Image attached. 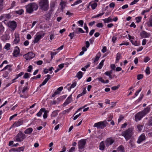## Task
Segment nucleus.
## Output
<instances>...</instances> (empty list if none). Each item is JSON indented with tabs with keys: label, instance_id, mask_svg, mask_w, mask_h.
<instances>
[{
	"label": "nucleus",
	"instance_id": "1",
	"mask_svg": "<svg viewBox=\"0 0 152 152\" xmlns=\"http://www.w3.org/2000/svg\"><path fill=\"white\" fill-rule=\"evenodd\" d=\"M38 4L39 8L42 11H46L49 9L48 0H39Z\"/></svg>",
	"mask_w": 152,
	"mask_h": 152
},
{
	"label": "nucleus",
	"instance_id": "2",
	"mask_svg": "<svg viewBox=\"0 0 152 152\" xmlns=\"http://www.w3.org/2000/svg\"><path fill=\"white\" fill-rule=\"evenodd\" d=\"M37 4L35 2L31 3L26 6V11L28 13L31 14L34 11H36L38 9Z\"/></svg>",
	"mask_w": 152,
	"mask_h": 152
},
{
	"label": "nucleus",
	"instance_id": "3",
	"mask_svg": "<svg viewBox=\"0 0 152 152\" xmlns=\"http://www.w3.org/2000/svg\"><path fill=\"white\" fill-rule=\"evenodd\" d=\"M107 121H104L95 123L94 124V126L96 127L98 129H102L105 127L107 126Z\"/></svg>",
	"mask_w": 152,
	"mask_h": 152
},
{
	"label": "nucleus",
	"instance_id": "4",
	"mask_svg": "<svg viewBox=\"0 0 152 152\" xmlns=\"http://www.w3.org/2000/svg\"><path fill=\"white\" fill-rule=\"evenodd\" d=\"M23 56L26 60H30L35 57V54L33 52H29L27 54L24 55Z\"/></svg>",
	"mask_w": 152,
	"mask_h": 152
},
{
	"label": "nucleus",
	"instance_id": "5",
	"mask_svg": "<svg viewBox=\"0 0 152 152\" xmlns=\"http://www.w3.org/2000/svg\"><path fill=\"white\" fill-rule=\"evenodd\" d=\"M26 135L24 134H18L15 136V139L17 142H21L25 138Z\"/></svg>",
	"mask_w": 152,
	"mask_h": 152
},
{
	"label": "nucleus",
	"instance_id": "6",
	"mask_svg": "<svg viewBox=\"0 0 152 152\" xmlns=\"http://www.w3.org/2000/svg\"><path fill=\"white\" fill-rule=\"evenodd\" d=\"M17 26L16 22L14 21H9L7 24L8 26L11 28L13 30L16 28Z\"/></svg>",
	"mask_w": 152,
	"mask_h": 152
},
{
	"label": "nucleus",
	"instance_id": "7",
	"mask_svg": "<svg viewBox=\"0 0 152 152\" xmlns=\"http://www.w3.org/2000/svg\"><path fill=\"white\" fill-rule=\"evenodd\" d=\"M86 143V141L85 140H80L78 143L79 148L82 149L84 148L85 145Z\"/></svg>",
	"mask_w": 152,
	"mask_h": 152
},
{
	"label": "nucleus",
	"instance_id": "8",
	"mask_svg": "<svg viewBox=\"0 0 152 152\" xmlns=\"http://www.w3.org/2000/svg\"><path fill=\"white\" fill-rule=\"evenodd\" d=\"M143 115L141 112H139L135 115V120L136 121H137L140 120L141 118L143 117Z\"/></svg>",
	"mask_w": 152,
	"mask_h": 152
},
{
	"label": "nucleus",
	"instance_id": "9",
	"mask_svg": "<svg viewBox=\"0 0 152 152\" xmlns=\"http://www.w3.org/2000/svg\"><path fill=\"white\" fill-rule=\"evenodd\" d=\"M114 142V140L112 138H108L105 141V145L106 146L108 147L109 145L112 144Z\"/></svg>",
	"mask_w": 152,
	"mask_h": 152
},
{
	"label": "nucleus",
	"instance_id": "10",
	"mask_svg": "<svg viewBox=\"0 0 152 152\" xmlns=\"http://www.w3.org/2000/svg\"><path fill=\"white\" fill-rule=\"evenodd\" d=\"M72 95H70L68 98L66 99V101L63 104L64 106H65L66 105H67L72 101Z\"/></svg>",
	"mask_w": 152,
	"mask_h": 152
},
{
	"label": "nucleus",
	"instance_id": "11",
	"mask_svg": "<svg viewBox=\"0 0 152 152\" xmlns=\"http://www.w3.org/2000/svg\"><path fill=\"white\" fill-rule=\"evenodd\" d=\"M140 35L141 37L142 38L148 37L150 36L148 33H147L144 31H142L140 34Z\"/></svg>",
	"mask_w": 152,
	"mask_h": 152
},
{
	"label": "nucleus",
	"instance_id": "12",
	"mask_svg": "<svg viewBox=\"0 0 152 152\" xmlns=\"http://www.w3.org/2000/svg\"><path fill=\"white\" fill-rule=\"evenodd\" d=\"M150 107H148L140 112L142 113V114L144 116L149 112L150 110Z\"/></svg>",
	"mask_w": 152,
	"mask_h": 152
},
{
	"label": "nucleus",
	"instance_id": "13",
	"mask_svg": "<svg viewBox=\"0 0 152 152\" xmlns=\"http://www.w3.org/2000/svg\"><path fill=\"white\" fill-rule=\"evenodd\" d=\"M47 78H45V80L42 82V83L40 84L39 86L40 87H41L42 86L45 85L48 81V80L50 79V75H47Z\"/></svg>",
	"mask_w": 152,
	"mask_h": 152
},
{
	"label": "nucleus",
	"instance_id": "14",
	"mask_svg": "<svg viewBox=\"0 0 152 152\" xmlns=\"http://www.w3.org/2000/svg\"><path fill=\"white\" fill-rule=\"evenodd\" d=\"M42 35L41 34H39L36 35L33 42L34 44L37 43L41 39Z\"/></svg>",
	"mask_w": 152,
	"mask_h": 152
},
{
	"label": "nucleus",
	"instance_id": "15",
	"mask_svg": "<svg viewBox=\"0 0 152 152\" xmlns=\"http://www.w3.org/2000/svg\"><path fill=\"white\" fill-rule=\"evenodd\" d=\"M23 123V120H19L15 122L13 124V125L15 127H18L22 125Z\"/></svg>",
	"mask_w": 152,
	"mask_h": 152
},
{
	"label": "nucleus",
	"instance_id": "16",
	"mask_svg": "<svg viewBox=\"0 0 152 152\" xmlns=\"http://www.w3.org/2000/svg\"><path fill=\"white\" fill-rule=\"evenodd\" d=\"M145 135L144 134H142L140 136L137 142L139 144L142 141L145 140Z\"/></svg>",
	"mask_w": 152,
	"mask_h": 152
},
{
	"label": "nucleus",
	"instance_id": "17",
	"mask_svg": "<svg viewBox=\"0 0 152 152\" xmlns=\"http://www.w3.org/2000/svg\"><path fill=\"white\" fill-rule=\"evenodd\" d=\"M122 135L124 137L126 140L129 139L132 137V134H122Z\"/></svg>",
	"mask_w": 152,
	"mask_h": 152
},
{
	"label": "nucleus",
	"instance_id": "18",
	"mask_svg": "<svg viewBox=\"0 0 152 152\" xmlns=\"http://www.w3.org/2000/svg\"><path fill=\"white\" fill-rule=\"evenodd\" d=\"M20 50L18 48H17L16 49H15L14 50L13 56L15 57L18 56V55L20 53Z\"/></svg>",
	"mask_w": 152,
	"mask_h": 152
},
{
	"label": "nucleus",
	"instance_id": "19",
	"mask_svg": "<svg viewBox=\"0 0 152 152\" xmlns=\"http://www.w3.org/2000/svg\"><path fill=\"white\" fill-rule=\"evenodd\" d=\"M20 39L19 34H17L15 35V38L14 40V43L15 44H17L19 43Z\"/></svg>",
	"mask_w": 152,
	"mask_h": 152
},
{
	"label": "nucleus",
	"instance_id": "20",
	"mask_svg": "<svg viewBox=\"0 0 152 152\" xmlns=\"http://www.w3.org/2000/svg\"><path fill=\"white\" fill-rule=\"evenodd\" d=\"M12 66L10 65H7L2 70H1V71H2L4 70H5L7 69H8V70L9 72H11L12 70V69L11 68V67Z\"/></svg>",
	"mask_w": 152,
	"mask_h": 152
},
{
	"label": "nucleus",
	"instance_id": "21",
	"mask_svg": "<svg viewBox=\"0 0 152 152\" xmlns=\"http://www.w3.org/2000/svg\"><path fill=\"white\" fill-rule=\"evenodd\" d=\"M102 20L105 23H108L109 22H112L113 21V19L110 18V17L108 18L103 19Z\"/></svg>",
	"mask_w": 152,
	"mask_h": 152
},
{
	"label": "nucleus",
	"instance_id": "22",
	"mask_svg": "<svg viewBox=\"0 0 152 152\" xmlns=\"http://www.w3.org/2000/svg\"><path fill=\"white\" fill-rule=\"evenodd\" d=\"M83 73L81 71H79L77 73L76 77L78 78V79H80L83 76Z\"/></svg>",
	"mask_w": 152,
	"mask_h": 152
},
{
	"label": "nucleus",
	"instance_id": "23",
	"mask_svg": "<svg viewBox=\"0 0 152 152\" xmlns=\"http://www.w3.org/2000/svg\"><path fill=\"white\" fill-rule=\"evenodd\" d=\"M45 111V108H42L37 113V115L38 117H40L41 115L42 114V112H44Z\"/></svg>",
	"mask_w": 152,
	"mask_h": 152
},
{
	"label": "nucleus",
	"instance_id": "24",
	"mask_svg": "<svg viewBox=\"0 0 152 152\" xmlns=\"http://www.w3.org/2000/svg\"><path fill=\"white\" fill-rule=\"evenodd\" d=\"M89 5L91 6L93 9H94L97 7V4L96 3L94 2V3H92V2H90L89 3Z\"/></svg>",
	"mask_w": 152,
	"mask_h": 152
},
{
	"label": "nucleus",
	"instance_id": "25",
	"mask_svg": "<svg viewBox=\"0 0 152 152\" xmlns=\"http://www.w3.org/2000/svg\"><path fill=\"white\" fill-rule=\"evenodd\" d=\"M105 148V145L104 143L103 142H102L99 145V149L101 150H103Z\"/></svg>",
	"mask_w": 152,
	"mask_h": 152
},
{
	"label": "nucleus",
	"instance_id": "26",
	"mask_svg": "<svg viewBox=\"0 0 152 152\" xmlns=\"http://www.w3.org/2000/svg\"><path fill=\"white\" fill-rule=\"evenodd\" d=\"M66 3V2L62 0L61 1V2L60 3V5L61 6V9H63L65 7Z\"/></svg>",
	"mask_w": 152,
	"mask_h": 152
},
{
	"label": "nucleus",
	"instance_id": "27",
	"mask_svg": "<svg viewBox=\"0 0 152 152\" xmlns=\"http://www.w3.org/2000/svg\"><path fill=\"white\" fill-rule=\"evenodd\" d=\"M104 60H103L101 62L99 63L97 67V69H101L103 66V63L104 62Z\"/></svg>",
	"mask_w": 152,
	"mask_h": 152
},
{
	"label": "nucleus",
	"instance_id": "28",
	"mask_svg": "<svg viewBox=\"0 0 152 152\" xmlns=\"http://www.w3.org/2000/svg\"><path fill=\"white\" fill-rule=\"evenodd\" d=\"M4 28L2 24L0 25V34L1 35L4 31Z\"/></svg>",
	"mask_w": 152,
	"mask_h": 152
},
{
	"label": "nucleus",
	"instance_id": "29",
	"mask_svg": "<svg viewBox=\"0 0 152 152\" xmlns=\"http://www.w3.org/2000/svg\"><path fill=\"white\" fill-rule=\"evenodd\" d=\"M137 127L138 130V132H141V130H142L143 129V126L142 125H138L137 126Z\"/></svg>",
	"mask_w": 152,
	"mask_h": 152
},
{
	"label": "nucleus",
	"instance_id": "30",
	"mask_svg": "<svg viewBox=\"0 0 152 152\" xmlns=\"http://www.w3.org/2000/svg\"><path fill=\"white\" fill-rule=\"evenodd\" d=\"M51 14L50 12H48L45 15L46 17V20H48L50 18Z\"/></svg>",
	"mask_w": 152,
	"mask_h": 152
},
{
	"label": "nucleus",
	"instance_id": "31",
	"mask_svg": "<svg viewBox=\"0 0 152 152\" xmlns=\"http://www.w3.org/2000/svg\"><path fill=\"white\" fill-rule=\"evenodd\" d=\"M117 149L119 151L123 152L124 151V148L123 145H121L118 147Z\"/></svg>",
	"mask_w": 152,
	"mask_h": 152
},
{
	"label": "nucleus",
	"instance_id": "32",
	"mask_svg": "<svg viewBox=\"0 0 152 152\" xmlns=\"http://www.w3.org/2000/svg\"><path fill=\"white\" fill-rule=\"evenodd\" d=\"M24 149V147H21L16 148V151L20 152L21 151H23Z\"/></svg>",
	"mask_w": 152,
	"mask_h": 152
},
{
	"label": "nucleus",
	"instance_id": "33",
	"mask_svg": "<svg viewBox=\"0 0 152 152\" xmlns=\"http://www.w3.org/2000/svg\"><path fill=\"white\" fill-rule=\"evenodd\" d=\"M121 55L119 53H118L116 54V62H118L120 58Z\"/></svg>",
	"mask_w": 152,
	"mask_h": 152
},
{
	"label": "nucleus",
	"instance_id": "34",
	"mask_svg": "<svg viewBox=\"0 0 152 152\" xmlns=\"http://www.w3.org/2000/svg\"><path fill=\"white\" fill-rule=\"evenodd\" d=\"M147 25L148 26L152 27V18L149 19V21L147 23Z\"/></svg>",
	"mask_w": 152,
	"mask_h": 152
},
{
	"label": "nucleus",
	"instance_id": "35",
	"mask_svg": "<svg viewBox=\"0 0 152 152\" xmlns=\"http://www.w3.org/2000/svg\"><path fill=\"white\" fill-rule=\"evenodd\" d=\"M33 129L31 128L27 129L25 132V133H31L32 132Z\"/></svg>",
	"mask_w": 152,
	"mask_h": 152
},
{
	"label": "nucleus",
	"instance_id": "36",
	"mask_svg": "<svg viewBox=\"0 0 152 152\" xmlns=\"http://www.w3.org/2000/svg\"><path fill=\"white\" fill-rule=\"evenodd\" d=\"M4 18L6 19H9L11 17V16L10 15V14H4Z\"/></svg>",
	"mask_w": 152,
	"mask_h": 152
},
{
	"label": "nucleus",
	"instance_id": "37",
	"mask_svg": "<svg viewBox=\"0 0 152 152\" xmlns=\"http://www.w3.org/2000/svg\"><path fill=\"white\" fill-rule=\"evenodd\" d=\"M133 129L132 128H129L127 130L124 132V133H131L133 131Z\"/></svg>",
	"mask_w": 152,
	"mask_h": 152
},
{
	"label": "nucleus",
	"instance_id": "38",
	"mask_svg": "<svg viewBox=\"0 0 152 152\" xmlns=\"http://www.w3.org/2000/svg\"><path fill=\"white\" fill-rule=\"evenodd\" d=\"M82 2V1L81 0H77L73 4L71 5L72 6H74L80 3H81Z\"/></svg>",
	"mask_w": 152,
	"mask_h": 152
},
{
	"label": "nucleus",
	"instance_id": "39",
	"mask_svg": "<svg viewBox=\"0 0 152 152\" xmlns=\"http://www.w3.org/2000/svg\"><path fill=\"white\" fill-rule=\"evenodd\" d=\"M9 75V72L7 71L4 72L3 74V76L4 77H6L8 76Z\"/></svg>",
	"mask_w": 152,
	"mask_h": 152
},
{
	"label": "nucleus",
	"instance_id": "40",
	"mask_svg": "<svg viewBox=\"0 0 152 152\" xmlns=\"http://www.w3.org/2000/svg\"><path fill=\"white\" fill-rule=\"evenodd\" d=\"M3 2L2 0H0V12L1 11L3 8Z\"/></svg>",
	"mask_w": 152,
	"mask_h": 152
},
{
	"label": "nucleus",
	"instance_id": "41",
	"mask_svg": "<svg viewBox=\"0 0 152 152\" xmlns=\"http://www.w3.org/2000/svg\"><path fill=\"white\" fill-rule=\"evenodd\" d=\"M24 11L23 10H20L18 11H16V12L17 14H19V15H21L23 14V12Z\"/></svg>",
	"mask_w": 152,
	"mask_h": 152
},
{
	"label": "nucleus",
	"instance_id": "42",
	"mask_svg": "<svg viewBox=\"0 0 152 152\" xmlns=\"http://www.w3.org/2000/svg\"><path fill=\"white\" fill-rule=\"evenodd\" d=\"M30 75V74L26 73L23 76V78L25 79L28 78L29 77V75Z\"/></svg>",
	"mask_w": 152,
	"mask_h": 152
},
{
	"label": "nucleus",
	"instance_id": "43",
	"mask_svg": "<svg viewBox=\"0 0 152 152\" xmlns=\"http://www.w3.org/2000/svg\"><path fill=\"white\" fill-rule=\"evenodd\" d=\"M147 125L150 126H152V119H149Z\"/></svg>",
	"mask_w": 152,
	"mask_h": 152
},
{
	"label": "nucleus",
	"instance_id": "44",
	"mask_svg": "<svg viewBox=\"0 0 152 152\" xmlns=\"http://www.w3.org/2000/svg\"><path fill=\"white\" fill-rule=\"evenodd\" d=\"M10 45L9 43H7L5 46V48L7 50H9L10 49Z\"/></svg>",
	"mask_w": 152,
	"mask_h": 152
},
{
	"label": "nucleus",
	"instance_id": "45",
	"mask_svg": "<svg viewBox=\"0 0 152 152\" xmlns=\"http://www.w3.org/2000/svg\"><path fill=\"white\" fill-rule=\"evenodd\" d=\"M55 3L54 2H52L50 4V7L52 9L54 8L55 6Z\"/></svg>",
	"mask_w": 152,
	"mask_h": 152
},
{
	"label": "nucleus",
	"instance_id": "46",
	"mask_svg": "<svg viewBox=\"0 0 152 152\" xmlns=\"http://www.w3.org/2000/svg\"><path fill=\"white\" fill-rule=\"evenodd\" d=\"M142 18L141 17H137L136 18V22L137 23L140 22Z\"/></svg>",
	"mask_w": 152,
	"mask_h": 152
},
{
	"label": "nucleus",
	"instance_id": "47",
	"mask_svg": "<svg viewBox=\"0 0 152 152\" xmlns=\"http://www.w3.org/2000/svg\"><path fill=\"white\" fill-rule=\"evenodd\" d=\"M143 75L142 74L138 75L137 76V79L138 80H140L141 79L143 78Z\"/></svg>",
	"mask_w": 152,
	"mask_h": 152
},
{
	"label": "nucleus",
	"instance_id": "48",
	"mask_svg": "<svg viewBox=\"0 0 152 152\" xmlns=\"http://www.w3.org/2000/svg\"><path fill=\"white\" fill-rule=\"evenodd\" d=\"M32 66L31 65H30L28 67V69L27 70V71L28 72H30L32 69Z\"/></svg>",
	"mask_w": 152,
	"mask_h": 152
},
{
	"label": "nucleus",
	"instance_id": "49",
	"mask_svg": "<svg viewBox=\"0 0 152 152\" xmlns=\"http://www.w3.org/2000/svg\"><path fill=\"white\" fill-rule=\"evenodd\" d=\"M145 72L147 74H150V68L148 66L147 67L145 70Z\"/></svg>",
	"mask_w": 152,
	"mask_h": 152
},
{
	"label": "nucleus",
	"instance_id": "50",
	"mask_svg": "<svg viewBox=\"0 0 152 152\" xmlns=\"http://www.w3.org/2000/svg\"><path fill=\"white\" fill-rule=\"evenodd\" d=\"M15 2L14 1H13L12 2L11 6L9 8V9H11L12 8L15 6Z\"/></svg>",
	"mask_w": 152,
	"mask_h": 152
},
{
	"label": "nucleus",
	"instance_id": "51",
	"mask_svg": "<svg viewBox=\"0 0 152 152\" xmlns=\"http://www.w3.org/2000/svg\"><path fill=\"white\" fill-rule=\"evenodd\" d=\"M57 52H51V59H52L53 58L54 56L57 53Z\"/></svg>",
	"mask_w": 152,
	"mask_h": 152
},
{
	"label": "nucleus",
	"instance_id": "52",
	"mask_svg": "<svg viewBox=\"0 0 152 152\" xmlns=\"http://www.w3.org/2000/svg\"><path fill=\"white\" fill-rule=\"evenodd\" d=\"M96 26L98 28H102L103 27V25L102 23H99L96 25Z\"/></svg>",
	"mask_w": 152,
	"mask_h": 152
},
{
	"label": "nucleus",
	"instance_id": "53",
	"mask_svg": "<svg viewBox=\"0 0 152 152\" xmlns=\"http://www.w3.org/2000/svg\"><path fill=\"white\" fill-rule=\"evenodd\" d=\"M77 30H78L79 34V33H83L84 32V31L81 28H77Z\"/></svg>",
	"mask_w": 152,
	"mask_h": 152
},
{
	"label": "nucleus",
	"instance_id": "54",
	"mask_svg": "<svg viewBox=\"0 0 152 152\" xmlns=\"http://www.w3.org/2000/svg\"><path fill=\"white\" fill-rule=\"evenodd\" d=\"M84 29L86 30V33H88V28L87 26L86 23L84 24Z\"/></svg>",
	"mask_w": 152,
	"mask_h": 152
},
{
	"label": "nucleus",
	"instance_id": "55",
	"mask_svg": "<svg viewBox=\"0 0 152 152\" xmlns=\"http://www.w3.org/2000/svg\"><path fill=\"white\" fill-rule=\"evenodd\" d=\"M60 94V92L58 91L54 92V94L52 95V97H54L56 95L58 94Z\"/></svg>",
	"mask_w": 152,
	"mask_h": 152
},
{
	"label": "nucleus",
	"instance_id": "56",
	"mask_svg": "<svg viewBox=\"0 0 152 152\" xmlns=\"http://www.w3.org/2000/svg\"><path fill=\"white\" fill-rule=\"evenodd\" d=\"M24 74L23 72H21L19 74L16 75V78H18L19 77H21Z\"/></svg>",
	"mask_w": 152,
	"mask_h": 152
},
{
	"label": "nucleus",
	"instance_id": "57",
	"mask_svg": "<svg viewBox=\"0 0 152 152\" xmlns=\"http://www.w3.org/2000/svg\"><path fill=\"white\" fill-rule=\"evenodd\" d=\"M131 42L133 45L135 46H138V43L136 41L134 42L133 40H131Z\"/></svg>",
	"mask_w": 152,
	"mask_h": 152
},
{
	"label": "nucleus",
	"instance_id": "58",
	"mask_svg": "<svg viewBox=\"0 0 152 152\" xmlns=\"http://www.w3.org/2000/svg\"><path fill=\"white\" fill-rule=\"evenodd\" d=\"M8 63V61H7V60H5L3 62V63H2V64H1L0 65V68H1L2 67L3 65L4 64H7Z\"/></svg>",
	"mask_w": 152,
	"mask_h": 152
},
{
	"label": "nucleus",
	"instance_id": "59",
	"mask_svg": "<svg viewBox=\"0 0 152 152\" xmlns=\"http://www.w3.org/2000/svg\"><path fill=\"white\" fill-rule=\"evenodd\" d=\"M74 35V32L70 33L69 35V36L70 37V39H73Z\"/></svg>",
	"mask_w": 152,
	"mask_h": 152
},
{
	"label": "nucleus",
	"instance_id": "60",
	"mask_svg": "<svg viewBox=\"0 0 152 152\" xmlns=\"http://www.w3.org/2000/svg\"><path fill=\"white\" fill-rule=\"evenodd\" d=\"M119 86H120L118 85L117 86H113L111 88V89L113 90H115L119 88Z\"/></svg>",
	"mask_w": 152,
	"mask_h": 152
},
{
	"label": "nucleus",
	"instance_id": "61",
	"mask_svg": "<svg viewBox=\"0 0 152 152\" xmlns=\"http://www.w3.org/2000/svg\"><path fill=\"white\" fill-rule=\"evenodd\" d=\"M38 65H41L43 63V61H42L39 60L35 62Z\"/></svg>",
	"mask_w": 152,
	"mask_h": 152
},
{
	"label": "nucleus",
	"instance_id": "62",
	"mask_svg": "<svg viewBox=\"0 0 152 152\" xmlns=\"http://www.w3.org/2000/svg\"><path fill=\"white\" fill-rule=\"evenodd\" d=\"M124 118V117L123 116L121 115H120L119 116V118L118 119V122H121Z\"/></svg>",
	"mask_w": 152,
	"mask_h": 152
},
{
	"label": "nucleus",
	"instance_id": "63",
	"mask_svg": "<svg viewBox=\"0 0 152 152\" xmlns=\"http://www.w3.org/2000/svg\"><path fill=\"white\" fill-rule=\"evenodd\" d=\"M150 60V58L149 57H145L144 59V62L145 63L147 62Z\"/></svg>",
	"mask_w": 152,
	"mask_h": 152
},
{
	"label": "nucleus",
	"instance_id": "64",
	"mask_svg": "<svg viewBox=\"0 0 152 152\" xmlns=\"http://www.w3.org/2000/svg\"><path fill=\"white\" fill-rule=\"evenodd\" d=\"M75 148L74 147H72L69 151V152H73L75 151Z\"/></svg>",
	"mask_w": 152,
	"mask_h": 152
}]
</instances>
